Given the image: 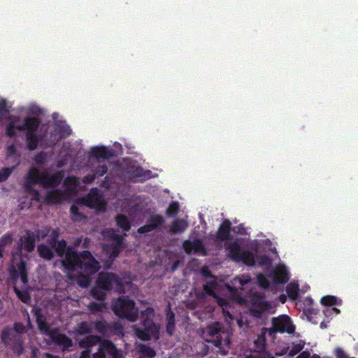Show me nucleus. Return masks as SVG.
<instances>
[{
	"instance_id": "nucleus-30",
	"label": "nucleus",
	"mask_w": 358,
	"mask_h": 358,
	"mask_svg": "<svg viewBox=\"0 0 358 358\" xmlns=\"http://www.w3.org/2000/svg\"><path fill=\"white\" fill-rule=\"evenodd\" d=\"M9 111V108L7 106V103L5 100L0 101V117H4L6 116Z\"/></svg>"
},
{
	"instance_id": "nucleus-42",
	"label": "nucleus",
	"mask_w": 358,
	"mask_h": 358,
	"mask_svg": "<svg viewBox=\"0 0 358 358\" xmlns=\"http://www.w3.org/2000/svg\"><path fill=\"white\" fill-rule=\"evenodd\" d=\"M71 133V129L69 127H65L63 130V134L62 136H67Z\"/></svg>"
},
{
	"instance_id": "nucleus-23",
	"label": "nucleus",
	"mask_w": 358,
	"mask_h": 358,
	"mask_svg": "<svg viewBox=\"0 0 358 358\" xmlns=\"http://www.w3.org/2000/svg\"><path fill=\"white\" fill-rule=\"evenodd\" d=\"M187 227V224L185 220H178L171 226V231L174 234L181 233L185 230Z\"/></svg>"
},
{
	"instance_id": "nucleus-47",
	"label": "nucleus",
	"mask_w": 358,
	"mask_h": 358,
	"mask_svg": "<svg viewBox=\"0 0 358 358\" xmlns=\"http://www.w3.org/2000/svg\"><path fill=\"white\" fill-rule=\"evenodd\" d=\"M89 351H84L80 358H89Z\"/></svg>"
},
{
	"instance_id": "nucleus-37",
	"label": "nucleus",
	"mask_w": 358,
	"mask_h": 358,
	"mask_svg": "<svg viewBox=\"0 0 358 358\" xmlns=\"http://www.w3.org/2000/svg\"><path fill=\"white\" fill-rule=\"evenodd\" d=\"M13 333V330L10 329H5L2 334V339L5 343H8L9 336Z\"/></svg>"
},
{
	"instance_id": "nucleus-57",
	"label": "nucleus",
	"mask_w": 358,
	"mask_h": 358,
	"mask_svg": "<svg viewBox=\"0 0 358 358\" xmlns=\"http://www.w3.org/2000/svg\"><path fill=\"white\" fill-rule=\"evenodd\" d=\"M248 358H254L253 357H248Z\"/></svg>"
},
{
	"instance_id": "nucleus-3",
	"label": "nucleus",
	"mask_w": 358,
	"mask_h": 358,
	"mask_svg": "<svg viewBox=\"0 0 358 358\" xmlns=\"http://www.w3.org/2000/svg\"><path fill=\"white\" fill-rule=\"evenodd\" d=\"M250 278L248 275H243L234 279L232 281V287L224 286V287H220L217 282L213 279L210 280L209 282L204 285V289L206 293L213 296L217 303L222 308L223 313L225 315H228L229 318L231 319V315L226 310L229 302L218 296V293H220V292H221L222 294L227 293L231 296L234 301L238 303H242L244 302V300L238 294L236 290L238 289H243V287L250 282Z\"/></svg>"
},
{
	"instance_id": "nucleus-35",
	"label": "nucleus",
	"mask_w": 358,
	"mask_h": 358,
	"mask_svg": "<svg viewBox=\"0 0 358 358\" xmlns=\"http://www.w3.org/2000/svg\"><path fill=\"white\" fill-rule=\"evenodd\" d=\"M13 171V169L6 168L0 171V182L6 180Z\"/></svg>"
},
{
	"instance_id": "nucleus-8",
	"label": "nucleus",
	"mask_w": 358,
	"mask_h": 358,
	"mask_svg": "<svg viewBox=\"0 0 358 358\" xmlns=\"http://www.w3.org/2000/svg\"><path fill=\"white\" fill-rule=\"evenodd\" d=\"M109 155H110V152L103 146H96L91 148L90 163V166H92V171L94 173L90 177H85L83 179L84 182L90 183L94 179L95 174L102 176L106 172L107 168L103 160L107 159Z\"/></svg>"
},
{
	"instance_id": "nucleus-1",
	"label": "nucleus",
	"mask_w": 358,
	"mask_h": 358,
	"mask_svg": "<svg viewBox=\"0 0 358 358\" xmlns=\"http://www.w3.org/2000/svg\"><path fill=\"white\" fill-rule=\"evenodd\" d=\"M49 236L51 238V244L55 247V250L59 256L65 254L64 259L62 262L64 272L71 279H76L81 287H87L90 281V276L94 274L99 268V264L91 254L84 251L77 254L73 249H66V243L64 241L56 244V238L58 232L55 229L49 231Z\"/></svg>"
},
{
	"instance_id": "nucleus-21",
	"label": "nucleus",
	"mask_w": 358,
	"mask_h": 358,
	"mask_svg": "<svg viewBox=\"0 0 358 358\" xmlns=\"http://www.w3.org/2000/svg\"><path fill=\"white\" fill-rule=\"evenodd\" d=\"M231 223L229 220L224 221L217 231V237L220 240H225L228 238Z\"/></svg>"
},
{
	"instance_id": "nucleus-12",
	"label": "nucleus",
	"mask_w": 358,
	"mask_h": 358,
	"mask_svg": "<svg viewBox=\"0 0 358 358\" xmlns=\"http://www.w3.org/2000/svg\"><path fill=\"white\" fill-rule=\"evenodd\" d=\"M143 317H146L143 322V329L134 327L135 334L141 340L157 339L159 336V327L155 324L151 318L154 315L152 308H148L143 313Z\"/></svg>"
},
{
	"instance_id": "nucleus-49",
	"label": "nucleus",
	"mask_w": 358,
	"mask_h": 358,
	"mask_svg": "<svg viewBox=\"0 0 358 358\" xmlns=\"http://www.w3.org/2000/svg\"><path fill=\"white\" fill-rule=\"evenodd\" d=\"M286 299H287V298H286V296H285V295H281V296H280V301L282 303H284L286 301Z\"/></svg>"
},
{
	"instance_id": "nucleus-46",
	"label": "nucleus",
	"mask_w": 358,
	"mask_h": 358,
	"mask_svg": "<svg viewBox=\"0 0 358 358\" xmlns=\"http://www.w3.org/2000/svg\"><path fill=\"white\" fill-rule=\"evenodd\" d=\"M260 305H261V311L266 310L268 308V306L266 303L261 302Z\"/></svg>"
},
{
	"instance_id": "nucleus-13",
	"label": "nucleus",
	"mask_w": 358,
	"mask_h": 358,
	"mask_svg": "<svg viewBox=\"0 0 358 358\" xmlns=\"http://www.w3.org/2000/svg\"><path fill=\"white\" fill-rule=\"evenodd\" d=\"M113 309L117 316L131 322L135 321L138 316V310L134 307V302L126 298H120L116 301Z\"/></svg>"
},
{
	"instance_id": "nucleus-43",
	"label": "nucleus",
	"mask_w": 358,
	"mask_h": 358,
	"mask_svg": "<svg viewBox=\"0 0 358 358\" xmlns=\"http://www.w3.org/2000/svg\"><path fill=\"white\" fill-rule=\"evenodd\" d=\"M15 329L16 331L20 332L21 331H22L23 327L20 324H15Z\"/></svg>"
},
{
	"instance_id": "nucleus-36",
	"label": "nucleus",
	"mask_w": 358,
	"mask_h": 358,
	"mask_svg": "<svg viewBox=\"0 0 358 358\" xmlns=\"http://www.w3.org/2000/svg\"><path fill=\"white\" fill-rule=\"evenodd\" d=\"M178 209V204L177 203H172L170 204L169 207L167 209V213L169 215H174L176 213Z\"/></svg>"
},
{
	"instance_id": "nucleus-27",
	"label": "nucleus",
	"mask_w": 358,
	"mask_h": 358,
	"mask_svg": "<svg viewBox=\"0 0 358 358\" xmlns=\"http://www.w3.org/2000/svg\"><path fill=\"white\" fill-rule=\"evenodd\" d=\"M138 350L141 352V354L144 357H153L155 355V351L152 348L147 347L145 345L139 346Z\"/></svg>"
},
{
	"instance_id": "nucleus-19",
	"label": "nucleus",
	"mask_w": 358,
	"mask_h": 358,
	"mask_svg": "<svg viewBox=\"0 0 358 358\" xmlns=\"http://www.w3.org/2000/svg\"><path fill=\"white\" fill-rule=\"evenodd\" d=\"M69 195L62 194L59 191H52L48 194L46 196L45 200L48 203H57L63 200L67 199Z\"/></svg>"
},
{
	"instance_id": "nucleus-29",
	"label": "nucleus",
	"mask_w": 358,
	"mask_h": 358,
	"mask_svg": "<svg viewBox=\"0 0 358 358\" xmlns=\"http://www.w3.org/2000/svg\"><path fill=\"white\" fill-rule=\"evenodd\" d=\"M321 303L324 306H332L336 303V299L333 296H327L321 299Z\"/></svg>"
},
{
	"instance_id": "nucleus-56",
	"label": "nucleus",
	"mask_w": 358,
	"mask_h": 358,
	"mask_svg": "<svg viewBox=\"0 0 358 358\" xmlns=\"http://www.w3.org/2000/svg\"><path fill=\"white\" fill-rule=\"evenodd\" d=\"M312 358H320V357L317 355H314Z\"/></svg>"
},
{
	"instance_id": "nucleus-25",
	"label": "nucleus",
	"mask_w": 358,
	"mask_h": 358,
	"mask_svg": "<svg viewBox=\"0 0 358 358\" xmlns=\"http://www.w3.org/2000/svg\"><path fill=\"white\" fill-rule=\"evenodd\" d=\"M117 225L122 229L123 231H128L130 229V224L126 217L119 215L116 217Z\"/></svg>"
},
{
	"instance_id": "nucleus-33",
	"label": "nucleus",
	"mask_w": 358,
	"mask_h": 358,
	"mask_svg": "<svg viewBox=\"0 0 358 358\" xmlns=\"http://www.w3.org/2000/svg\"><path fill=\"white\" fill-rule=\"evenodd\" d=\"M90 329H91V327L88 323L83 322L79 325L78 329H77V331H78V333H79L80 334H86V333L89 332L90 331Z\"/></svg>"
},
{
	"instance_id": "nucleus-54",
	"label": "nucleus",
	"mask_w": 358,
	"mask_h": 358,
	"mask_svg": "<svg viewBox=\"0 0 358 358\" xmlns=\"http://www.w3.org/2000/svg\"><path fill=\"white\" fill-rule=\"evenodd\" d=\"M34 354V358H36V353L35 351L33 352Z\"/></svg>"
},
{
	"instance_id": "nucleus-17",
	"label": "nucleus",
	"mask_w": 358,
	"mask_h": 358,
	"mask_svg": "<svg viewBox=\"0 0 358 358\" xmlns=\"http://www.w3.org/2000/svg\"><path fill=\"white\" fill-rule=\"evenodd\" d=\"M272 283L283 284L289 280V273L286 266L282 264H279L271 274Z\"/></svg>"
},
{
	"instance_id": "nucleus-34",
	"label": "nucleus",
	"mask_w": 358,
	"mask_h": 358,
	"mask_svg": "<svg viewBox=\"0 0 358 358\" xmlns=\"http://www.w3.org/2000/svg\"><path fill=\"white\" fill-rule=\"evenodd\" d=\"M304 346V343L300 342L297 344H295L293 346V348L289 351V355L291 357H293L295 355L297 352H299Z\"/></svg>"
},
{
	"instance_id": "nucleus-53",
	"label": "nucleus",
	"mask_w": 358,
	"mask_h": 358,
	"mask_svg": "<svg viewBox=\"0 0 358 358\" xmlns=\"http://www.w3.org/2000/svg\"><path fill=\"white\" fill-rule=\"evenodd\" d=\"M320 327H321V328H325V327H326V326L324 324V323H321V324H320Z\"/></svg>"
},
{
	"instance_id": "nucleus-39",
	"label": "nucleus",
	"mask_w": 358,
	"mask_h": 358,
	"mask_svg": "<svg viewBox=\"0 0 358 358\" xmlns=\"http://www.w3.org/2000/svg\"><path fill=\"white\" fill-rule=\"evenodd\" d=\"M324 313L326 315H330L332 313H338V310L336 308H326L324 310Z\"/></svg>"
},
{
	"instance_id": "nucleus-16",
	"label": "nucleus",
	"mask_w": 358,
	"mask_h": 358,
	"mask_svg": "<svg viewBox=\"0 0 358 358\" xmlns=\"http://www.w3.org/2000/svg\"><path fill=\"white\" fill-rule=\"evenodd\" d=\"M273 325L275 331L292 333L294 330V327L290 320L287 315H281L273 320Z\"/></svg>"
},
{
	"instance_id": "nucleus-41",
	"label": "nucleus",
	"mask_w": 358,
	"mask_h": 358,
	"mask_svg": "<svg viewBox=\"0 0 358 358\" xmlns=\"http://www.w3.org/2000/svg\"><path fill=\"white\" fill-rule=\"evenodd\" d=\"M135 177H142V176H145V178H150V176L148 175L147 176H145L144 174L142 173V170H140L138 169H136V173H134V175Z\"/></svg>"
},
{
	"instance_id": "nucleus-7",
	"label": "nucleus",
	"mask_w": 358,
	"mask_h": 358,
	"mask_svg": "<svg viewBox=\"0 0 358 358\" xmlns=\"http://www.w3.org/2000/svg\"><path fill=\"white\" fill-rule=\"evenodd\" d=\"M78 205H73L71 208L72 219L76 221H80L83 218L82 211L84 206L101 211L105 209L106 202L99 194L97 189H92L87 197L79 200Z\"/></svg>"
},
{
	"instance_id": "nucleus-55",
	"label": "nucleus",
	"mask_w": 358,
	"mask_h": 358,
	"mask_svg": "<svg viewBox=\"0 0 358 358\" xmlns=\"http://www.w3.org/2000/svg\"><path fill=\"white\" fill-rule=\"evenodd\" d=\"M252 310L256 311V312H259V310H257V308H255V307H253V308H252Z\"/></svg>"
},
{
	"instance_id": "nucleus-20",
	"label": "nucleus",
	"mask_w": 358,
	"mask_h": 358,
	"mask_svg": "<svg viewBox=\"0 0 358 358\" xmlns=\"http://www.w3.org/2000/svg\"><path fill=\"white\" fill-rule=\"evenodd\" d=\"M162 218L159 215H155L152 218L151 224L144 226L143 227H141L138 229V231L140 233H145L150 231L152 229H154L155 227H157L158 225L162 224Z\"/></svg>"
},
{
	"instance_id": "nucleus-4",
	"label": "nucleus",
	"mask_w": 358,
	"mask_h": 358,
	"mask_svg": "<svg viewBox=\"0 0 358 358\" xmlns=\"http://www.w3.org/2000/svg\"><path fill=\"white\" fill-rule=\"evenodd\" d=\"M62 178V175L60 172L51 174L48 171L40 172L36 169H31L24 182L26 191L32 194L31 199L40 200L38 193L32 189L31 185L40 184L43 187H52L57 185L61 181Z\"/></svg>"
},
{
	"instance_id": "nucleus-15",
	"label": "nucleus",
	"mask_w": 358,
	"mask_h": 358,
	"mask_svg": "<svg viewBox=\"0 0 358 358\" xmlns=\"http://www.w3.org/2000/svg\"><path fill=\"white\" fill-rule=\"evenodd\" d=\"M123 358L122 352L116 349L114 345L108 341L100 342L99 352L94 355V358Z\"/></svg>"
},
{
	"instance_id": "nucleus-14",
	"label": "nucleus",
	"mask_w": 358,
	"mask_h": 358,
	"mask_svg": "<svg viewBox=\"0 0 358 358\" xmlns=\"http://www.w3.org/2000/svg\"><path fill=\"white\" fill-rule=\"evenodd\" d=\"M103 236L104 238H108L111 241V244L105 245L103 250L109 259H113L117 256L122 248V237L115 234L112 229L104 231Z\"/></svg>"
},
{
	"instance_id": "nucleus-11",
	"label": "nucleus",
	"mask_w": 358,
	"mask_h": 358,
	"mask_svg": "<svg viewBox=\"0 0 358 358\" xmlns=\"http://www.w3.org/2000/svg\"><path fill=\"white\" fill-rule=\"evenodd\" d=\"M115 287L118 292H124L122 289L119 280L113 274L101 273L96 282V285L92 291L94 297L102 300L105 296V291Z\"/></svg>"
},
{
	"instance_id": "nucleus-5",
	"label": "nucleus",
	"mask_w": 358,
	"mask_h": 358,
	"mask_svg": "<svg viewBox=\"0 0 358 358\" xmlns=\"http://www.w3.org/2000/svg\"><path fill=\"white\" fill-rule=\"evenodd\" d=\"M38 122L35 118H27L22 121L18 117L10 116L9 122L6 127V134L9 136L15 135L16 131L27 130V145L29 150H34L38 144V137L34 131L38 128Z\"/></svg>"
},
{
	"instance_id": "nucleus-2",
	"label": "nucleus",
	"mask_w": 358,
	"mask_h": 358,
	"mask_svg": "<svg viewBox=\"0 0 358 358\" xmlns=\"http://www.w3.org/2000/svg\"><path fill=\"white\" fill-rule=\"evenodd\" d=\"M35 238L32 233L26 231L22 236L20 239V249L19 252H15L13 255V259L10 266V278L14 283V289L19 299L24 302L29 301V295L24 287L27 282V270L25 262L23 260V250L29 252L34 248Z\"/></svg>"
},
{
	"instance_id": "nucleus-51",
	"label": "nucleus",
	"mask_w": 358,
	"mask_h": 358,
	"mask_svg": "<svg viewBox=\"0 0 358 358\" xmlns=\"http://www.w3.org/2000/svg\"><path fill=\"white\" fill-rule=\"evenodd\" d=\"M266 331H268L271 336L274 333V331L272 329H266Z\"/></svg>"
},
{
	"instance_id": "nucleus-48",
	"label": "nucleus",
	"mask_w": 358,
	"mask_h": 358,
	"mask_svg": "<svg viewBox=\"0 0 358 358\" xmlns=\"http://www.w3.org/2000/svg\"><path fill=\"white\" fill-rule=\"evenodd\" d=\"M3 241H5V242H6V243H10V242L11 241V238H10V236H5V237L3 238Z\"/></svg>"
},
{
	"instance_id": "nucleus-38",
	"label": "nucleus",
	"mask_w": 358,
	"mask_h": 358,
	"mask_svg": "<svg viewBox=\"0 0 358 358\" xmlns=\"http://www.w3.org/2000/svg\"><path fill=\"white\" fill-rule=\"evenodd\" d=\"M255 344L257 345H259L257 349L258 350H262L264 348V338H259L257 341H255Z\"/></svg>"
},
{
	"instance_id": "nucleus-28",
	"label": "nucleus",
	"mask_w": 358,
	"mask_h": 358,
	"mask_svg": "<svg viewBox=\"0 0 358 358\" xmlns=\"http://www.w3.org/2000/svg\"><path fill=\"white\" fill-rule=\"evenodd\" d=\"M166 331L169 334H172L174 331V315L173 313H169L167 315Z\"/></svg>"
},
{
	"instance_id": "nucleus-10",
	"label": "nucleus",
	"mask_w": 358,
	"mask_h": 358,
	"mask_svg": "<svg viewBox=\"0 0 358 358\" xmlns=\"http://www.w3.org/2000/svg\"><path fill=\"white\" fill-rule=\"evenodd\" d=\"M35 315L38 325V328L42 334L47 338L46 340H50L56 343L63 346L64 348L71 346L72 341L65 335L59 333L56 330H50L49 327L45 323V318L41 314L40 310H35Z\"/></svg>"
},
{
	"instance_id": "nucleus-24",
	"label": "nucleus",
	"mask_w": 358,
	"mask_h": 358,
	"mask_svg": "<svg viewBox=\"0 0 358 358\" xmlns=\"http://www.w3.org/2000/svg\"><path fill=\"white\" fill-rule=\"evenodd\" d=\"M38 251L41 257L46 259H50L53 256L52 250L45 245H40Z\"/></svg>"
},
{
	"instance_id": "nucleus-6",
	"label": "nucleus",
	"mask_w": 358,
	"mask_h": 358,
	"mask_svg": "<svg viewBox=\"0 0 358 358\" xmlns=\"http://www.w3.org/2000/svg\"><path fill=\"white\" fill-rule=\"evenodd\" d=\"M243 243L240 241L227 244L228 255L234 261L243 262L248 266L259 265L268 266L271 264L270 259L266 256L257 257L255 260L253 255L242 248Z\"/></svg>"
},
{
	"instance_id": "nucleus-18",
	"label": "nucleus",
	"mask_w": 358,
	"mask_h": 358,
	"mask_svg": "<svg viewBox=\"0 0 358 358\" xmlns=\"http://www.w3.org/2000/svg\"><path fill=\"white\" fill-rule=\"evenodd\" d=\"M183 248L188 253L205 254L202 243L199 240L187 241L183 243Z\"/></svg>"
},
{
	"instance_id": "nucleus-32",
	"label": "nucleus",
	"mask_w": 358,
	"mask_h": 358,
	"mask_svg": "<svg viewBox=\"0 0 358 358\" xmlns=\"http://www.w3.org/2000/svg\"><path fill=\"white\" fill-rule=\"evenodd\" d=\"M257 281L259 285L263 288L268 287L271 284L268 279L262 274L257 275Z\"/></svg>"
},
{
	"instance_id": "nucleus-9",
	"label": "nucleus",
	"mask_w": 358,
	"mask_h": 358,
	"mask_svg": "<svg viewBox=\"0 0 358 358\" xmlns=\"http://www.w3.org/2000/svg\"><path fill=\"white\" fill-rule=\"evenodd\" d=\"M202 336L206 342H213L220 348V352L226 355L229 348L230 340L227 332H221L219 323L208 326L203 331Z\"/></svg>"
},
{
	"instance_id": "nucleus-45",
	"label": "nucleus",
	"mask_w": 358,
	"mask_h": 358,
	"mask_svg": "<svg viewBox=\"0 0 358 358\" xmlns=\"http://www.w3.org/2000/svg\"><path fill=\"white\" fill-rule=\"evenodd\" d=\"M94 306H96V309H97L98 310H102V308H103V306H103V303L101 301V302H99V303H96V304H95Z\"/></svg>"
},
{
	"instance_id": "nucleus-40",
	"label": "nucleus",
	"mask_w": 358,
	"mask_h": 358,
	"mask_svg": "<svg viewBox=\"0 0 358 358\" xmlns=\"http://www.w3.org/2000/svg\"><path fill=\"white\" fill-rule=\"evenodd\" d=\"M36 161L38 164H42L45 161V155L43 154H41L37 155L36 157Z\"/></svg>"
},
{
	"instance_id": "nucleus-44",
	"label": "nucleus",
	"mask_w": 358,
	"mask_h": 358,
	"mask_svg": "<svg viewBox=\"0 0 358 358\" xmlns=\"http://www.w3.org/2000/svg\"><path fill=\"white\" fill-rule=\"evenodd\" d=\"M7 150H8V153H9L10 155H12V154L15 153V148L13 145H10V146L8 147Z\"/></svg>"
},
{
	"instance_id": "nucleus-26",
	"label": "nucleus",
	"mask_w": 358,
	"mask_h": 358,
	"mask_svg": "<svg viewBox=\"0 0 358 358\" xmlns=\"http://www.w3.org/2000/svg\"><path fill=\"white\" fill-rule=\"evenodd\" d=\"M287 292L292 299H296L299 292V286L295 283L289 284L287 287Z\"/></svg>"
},
{
	"instance_id": "nucleus-22",
	"label": "nucleus",
	"mask_w": 358,
	"mask_h": 358,
	"mask_svg": "<svg viewBox=\"0 0 358 358\" xmlns=\"http://www.w3.org/2000/svg\"><path fill=\"white\" fill-rule=\"evenodd\" d=\"M66 189L70 192H77L80 189L78 181L75 178H68L64 181Z\"/></svg>"
},
{
	"instance_id": "nucleus-31",
	"label": "nucleus",
	"mask_w": 358,
	"mask_h": 358,
	"mask_svg": "<svg viewBox=\"0 0 358 358\" xmlns=\"http://www.w3.org/2000/svg\"><path fill=\"white\" fill-rule=\"evenodd\" d=\"M100 341L99 338L96 336H91L87 338V342L85 341H80V344L81 346H88V345H93L96 344V343H99Z\"/></svg>"
},
{
	"instance_id": "nucleus-50",
	"label": "nucleus",
	"mask_w": 358,
	"mask_h": 358,
	"mask_svg": "<svg viewBox=\"0 0 358 358\" xmlns=\"http://www.w3.org/2000/svg\"><path fill=\"white\" fill-rule=\"evenodd\" d=\"M101 323L96 324V328L99 331H102V330H101Z\"/></svg>"
},
{
	"instance_id": "nucleus-52",
	"label": "nucleus",
	"mask_w": 358,
	"mask_h": 358,
	"mask_svg": "<svg viewBox=\"0 0 358 358\" xmlns=\"http://www.w3.org/2000/svg\"><path fill=\"white\" fill-rule=\"evenodd\" d=\"M45 358H55L54 356L50 355H49V354H45Z\"/></svg>"
}]
</instances>
